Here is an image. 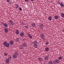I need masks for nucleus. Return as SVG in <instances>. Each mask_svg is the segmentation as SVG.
Here are the masks:
<instances>
[{
	"label": "nucleus",
	"mask_w": 64,
	"mask_h": 64,
	"mask_svg": "<svg viewBox=\"0 0 64 64\" xmlns=\"http://www.w3.org/2000/svg\"><path fill=\"white\" fill-rule=\"evenodd\" d=\"M44 35L42 33L41 34H40V37L42 39L44 40V41H45V40L44 39Z\"/></svg>",
	"instance_id": "nucleus-1"
},
{
	"label": "nucleus",
	"mask_w": 64,
	"mask_h": 64,
	"mask_svg": "<svg viewBox=\"0 0 64 64\" xmlns=\"http://www.w3.org/2000/svg\"><path fill=\"white\" fill-rule=\"evenodd\" d=\"M8 22L11 24L10 25H13V22L12 21V20H10L8 21Z\"/></svg>",
	"instance_id": "nucleus-2"
},
{
	"label": "nucleus",
	"mask_w": 64,
	"mask_h": 64,
	"mask_svg": "<svg viewBox=\"0 0 64 64\" xmlns=\"http://www.w3.org/2000/svg\"><path fill=\"white\" fill-rule=\"evenodd\" d=\"M60 5L61 7H62V8H64V5L63 4V3L61 2L60 3Z\"/></svg>",
	"instance_id": "nucleus-3"
},
{
	"label": "nucleus",
	"mask_w": 64,
	"mask_h": 64,
	"mask_svg": "<svg viewBox=\"0 0 64 64\" xmlns=\"http://www.w3.org/2000/svg\"><path fill=\"white\" fill-rule=\"evenodd\" d=\"M48 56H46L44 57V59L45 60H48Z\"/></svg>",
	"instance_id": "nucleus-4"
},
{
	"label": "nucleus",
	"mask_w": 64,
	"mask_h": 64,
	"mask_svg": "<svg viewBox=\"0 0 64 64\" xmlns=\"http://www.w3.org/2000/svg\"><path fill=\"white\" fill-rule=\"evenodd\" d=\"M28 34L29 38H30L31 39H32V36L30 34Z\"/></svg>",
	"instance_id": "nucleus-5"
},
{
	"label": "nucleus",
	"mask_w": 64,
	"mask_h": 64,
	"mask_svg": "<svg viewBox=\"0 0 64 64\" xmlns=\"http://www.w3.org/2000/svg\"><path fill=\"white\" fill-rule=\"evenodd\" d=\"M39 27L40 28V29L43 28V25L42 24H40V25Z\"/></svg>",
	"instance_id": "nucleus-6"
},
{
	"label": "nucleus",
	"mask_w": 64,
	"mask_h": 64,
	"mask_svg": "<svg viewBox=\"0 0 64 64\" xmlns=\"http://www.w3.org/2000/svg\"><path fill=\"white\" fill-rule=\"evenodd\" d=\"M10 0H7V2L8 3L9 2V4H11V3H12V2L11 1H9Z\"/></svg>",
	"instance_id": "nucleus-7"
},
{
	"label": "nucleus",
	"mask_w": 64,
	"mask_h": 64,
	"mask_svg": "<svg viewBox=\"0 0 64 64\" xmlns=\"http://www.w3.org/2000/svg\"><path fill=\"white\" fill-rule=\"evenodd\" d=\"M24 35V32H22L20 33V36L23 37V36Z\"/></svg>",
	"instance_id": "nucleus-8"
},
{
	"label": "nucleus",
	"mask_w": 64,
	"mask_h": 64,
	"mask_svg": "<svg viewBox=\"0 0 64 64\" xmlns=\"http://www.w3.org/2000/svg\"><path fill=\"white\" fill-rule=\"evenodd\" d=\"M22 46H24V47H27V44L25 43H23Z\"/></svg>",
	"instance_id": "nucleus-9"
},
{
	"label": "nucleus",
	"mask_w": 64,
	"mask_h": 64,
	"mask_svg": "<svg viewBox=\"0 0 64 64\" xmlns=\"http://www.w3.org/2000/svg\"><path fill=\"white\" fill-rule=\"evenodd\" d=\"M16 34H18L19 33V30H16Z\"/></svg>",
	"instance_id": "nucleus-10"
},
{
	"label": "nucleus",
	"mask_w": 64,
	"mask_h": 64,
	"mask_svg": "<svg viewBox=\"0 0 64 64\" xmlns=\"http://www.w3.org/2000/svg\"><path fill=\"white\" fill-rule=\"evenodd\" d=\"M4 31L6 33H7L8 32V29L7 28H6L4 30Z\"/></svg>",
	"instance_id": "nucleus-11"
},
{
	"label": "nucleus",
	"mask_w": 64,
	"mask_h": 64,
	"mask_svg": "<svg viewBox=\"0 0 64 64\" xmlns=\"http://www.w3.org/2000/svg\"><path fill=\"white\" fill-rule=\"evenodd\" d=\"M10 46V44H9L8 43L6 44V45L5 46V47H9Z\"/></svg>",
	"instance_id": "nucleus-12"
},
{
	"label": "nucleus",
	"mask_w": 64,
	"mask_h": 64,
	"mask_svg": "<svg viewBox=\"0 0 64 64\" xmlns=\"http://www.w3.org/2000/svg\"><path fill=\"white\" fill-rule=\"evenodd\" d=\"M32 27H35L36 26V24L35 23H32Z\"/></svg>",
	"instance_id": "nucleus-13"
},
{
	"label": "nucleus",
	"mask_w": 64,
	"mask_h": 64,
	"mask_svg": "<svg viewBox=\"0 0 64 64\" xmlns=\"http://www.w3.org/2000/svg\"><path fill=\"white\" fill-rule=\"evenodd\" d=\"M7 44V42H4L3 43L4 46H6Z\"/></svg>",
	"instance_id": "nucleus-14"
},
{
	"label": "nucleus",
	"mask_w": 64,
	"mask_h": 64,
	"mask_svg": "<svg viewBox=\"0 0 64 64\" xmlns=\"http://www.w3.org/2000/svg\"><path fill=\"white\" fill-rule=\"evenodd\" d=\"M10 44L11 45H13V44H14V42H13V40H11V41H10Z\"/></svg>",
	"instance_id": "nucleus-15"
},
{
	"label": "nucleus",
	"mask_w": 64,
	"mask_h": 64,
	"mask_svg": "<svg viewBox=\"0 0 64 64\" xmlns=\"http://www.w3.org/2000/svg\"><path fill=\"white\" fill-rule=\"evenodd\" d=\"M13 58H17V56L16 55V54H14L13 56Z\"/></svg>",
	"instance_id": "nucleus-16"
},
{
	"label": "nucleus",
	"mask_w": 64,
	"mask_h": 64,
	"mask_svg": "<svg viewBox=\"0 0 64 64\" xmlns=\"http://www.w3.org/2000/svg\"><path fill=\"white\" fill-rule=\"evenodd\" d=\"M54 18L55 19H58V16H54Z\"/></svg>",
	"instance_id": "nucleus-17"
},
{
	"label": "nucleus",
	"mask_w": 64,
	"mask_h": 64,
	"mask_svg": "<svg viewBox=\"0 0 64 64\" xmlns=\"http://www.w3.org/2000/svg\"><path fill=\"white\" fill-rule=\"evenodd\" d=\"M19 38H17L15 40V41L16 42H18L19 41Z\"/></svg>",
	"instance_id": "nucleus-18"
},
{
	"label": "nucleus",
	"mask_w": 64,
	"mask_h": 64,
	"mask_svg": "<svg viewBox=\"0 0 64 64\" xmlns=\"http://www.w3.org/2000/svg\"><path fill=\"white\" fill-rule=\"evenodd\" d=\"M56 63H59V60L58 59L56 60Z\"/></svg>",
	"instance_id": "nucleus-19"
},
{
	"label": "nucleus",
	"mask_w": 64,
	"mask_h": 64,
	"mask_svg": "<svg viewBox=\"0 0 64 64\" xmlns=\"http://www.w3.org/2000/svg\"><path fill=\"white\" fill-rule=\"evenodd\" d=\"M48 20H52V17L51 16L48 17Z\"/></svg>",
	"instance_id": "nucleus-20"
},
{
	"label": "nucleus",
	"mask_w": 64,
	"mask_h": 64,
	"mask_svg": "<svg viewBox=\"0 0 64 64\" xmlns=\"http://www.w3.org/2000/svg\"><path fill=\"white\" fill-rule=\"evenodd\" d=\"M45 50L46 51H49V48H45Z\"/></svg>",
	"instance_id": "nucleus-21"
},
{
	"label": "nucleus",
	"mask_w": 64,
	"mask_h": 64,
	"mask_svg": "<svg viewBox=\"0 0 64 64\" xmlns=\"http://www.w3.org/2000/svg\"><path fill=\"white\" fill-rule=\"evenodd\" d=\"M23 46H20L19 47L20 49H23Z\"/></svg>",
	"instance_id": "nucleus-22"
},
{
	"label": "nucleus",
	"mask_w": 64,
	"mask_h": 64,
	"mask_svg": "<svg viewBox=\"0 0 64 64\" xmlns=\"http://www.w3.org/2000/svg\"><path fill=\"white\" fill-rule=\"evenodd\" d=\"M9 62V59H7L6 60V62L7 63H8Z\"/></svg>",
	"instance_id": "nucleus-23"
},
{
	"label": "nucleus",
	"mask_w": 64,
	"mask_h": 64,
	"mask_svg": "<svg viewBox=\"0 0 64 64\" xmlns=\"http://www.w3.org/2000/svg\"><path fill=\"white\" fill-rule=\"evenodd\" d=\"M49 64H53V62H52V61H50L49 62Z\"/></svg>",
	"instance_id": "nucleus-24"
},
{
	"label": "nucleus",
	"mask_w": 64,
	"mask_h": 64,
	"mask_svg": "<svg viewBox=\"0 0 64 64\" xmlns=\"http://www.w3.org/2000/svg\"><path fill=\"white\" fill-rule=\"evenodd\" d=\"M35 46H34V47H35V48H37V46H38V45L37 44H34Z\"/></svg>",
	"instance_id": "nucleus-25"
},
{
	"label": "nucleus",
	"mask_w": 64,
	"mask_h": 64,
	"mask_svg": "<svg viewBox=\"0 0 64 64\" xmlns=\"http://www.w3.org/2000/svg\"><path fill=\"white\" fill-rule=\"evenodd\" d=\"M4 25L6 27H8V25H7V24H4Z\"/></svg>",
	"instance_id": "nucleus-26"
},
{
	"label": "nucleus",
	"mask_w": 64,
	"mask_h": 64,
	"mask_svg": "<svg viewBox=\"0 0 64 64\" xmlns=\"http://www.w3.org/2000/svg\"><path fill=\"white\" fill-rule=\"evenodd\" d=\"M37 42L36 41H34V45H35V44H37Z\"/></svg>",
	"instance_id": "nucleus-27"
},
{
	"label": "nucleus",
	"mask_w": 64,
	"mask_h": 64,
	"mask_svg": "<svg viewBox=\"0 0 64 64\" xmlns=\"http://www.w3.org/2000/svg\"><path fill=\"white\" fill-rule=\"evenodd\" d=\"M15 55H18L19 54V53H18L17 52H16V53H15Z\"/></svg>",
	"instance_id": "nucleus-28"
},
{
	"label": "nucleus",
	"mask_w": 64,
	"mask_h": 64,
	"mask_svg": "<svg viewBox=\"0 0 64 64\" xmlns=\"http://www.w3.org/2000/svg\"><path fill=\"white\" fill-rule=\"evenodd\" d=\"M16 8H18L19 7V6L18 5V4H17L16 5Z\"/></svg>",
	"instance_id": "nucleus-29"
},
{
	"label": "nucleus",
	"mask_w": 64,
	"mask_h": 64,
	"mask_svg": "<svg viewBox=\"0 0 64 64\" xmlns=\"http://www.w3.org/2000/svg\"><path fill=\"white\" fill-rule=\"evenodd\" d=\"M61 16H62V17H64V14L62 13L61 14Z\"/></svg>",
	"instance_id": "nucleus-30"
},
{
	"label": "nucleus",
	"mask_w": 64,
	"mask_h": 64,
	"mask_svg": "<svg viewBox=\"0 0 64 64\" xmlns=\"http://www.w3.org/2000/svg\"><path fill=\"white\" fill-rule=\"evenodd\" d=\"M58 59L59 60H61L62 59V57H59Z\"/></svg>",
	"instance_id": "nucleus-31"
},
{
	"label": "nucleus",
	"mask_w": 64,
	"mask_h": 64,
	"mask_svg": "<svg viewBox=\"0 0 64 64\" xmlns=\"http://www.w3.org/2000/svg\"><path fill=\"white\" fill-rule=\"evenodd\" d=\"M54 62V64H56V61L54 60V61H53Z\"/></svg>",
	"instance_id": "nucleus-32"
},
{
	"label": "nucleus",
	"mask_w": 64,
	"mask_h": 64,
	"mask_svg": "<svg viewBox=\"0 0 64 64\" xmlns=\"http://www.w3.org/2000/svg\"><path fill=\"white\" fill-rule=\"evenodd\" d=\"M57 4H59V5H60V2H57Z\"/></svg>",
	"instance_id": "nucleus-33"
},
{
	"label": "nucleus",
	"mask_w": 64,
	"mask_h": 64,
	"mask_svg": "<svg viewBox=\"0 0 64 64\" xmlns=\"http://www.w3.org/2000/svg\"><path fill=\"white\" fill-rule=\"evenodd\" d=\"M19 10H20V11H22V9L21 8H19Z\"/></svg>",
	"instance_id": "nucleus-34"
},
{
	"label": "nucleus",
	"mask_w": 64,
	"mask_h": 64,
	"mask_svg": "<svg viewBox=\"0 0 64 64\" xmlns=\"http://www.w3.org/2000/svg\"><path fill=\"white\" fill-rule=\"evenodd\" d=\"M49 43L48 42H47L46 43V45H48V44H49V43Z\"/></svg>",
	"instance_id": "nucleus-35"
},
{
	"label": "nucleus",
	"mask_w": 64,
	"mask_h": 64,
	"mask_svg": "<svg viewBox=\"0 0 64 64\" xmlns=\"http://www.w3.org/2000/svg\"><path fill=\"white\" fill-rule=\"evenodd\" d=\"M9 59H12V57L11 56H10L9 57Z\"/></svg>",
	"instance_id": "nucleus-36"
},
{
	"label": "nucleus",
	"mask_w": 64,
	"mask_h": 64,
	"mask_svg": "<svg viewBox=\"0 0 64 64\" xmlns=\"http://www.w3.org/2000/svg\"><path fill=\"white\" fill-rule=\"evenodd\" d=\"M41 58H38V60L39 61H40V60H41Z\"/></svg>",
	"instance_id": "nucleus-37"
},
{
	"label": "nucleus",
	"mask_w": 64,
	"mask_h": 64,
	"mask_svg": "<svg viewBox=\"0 0 64 64\" xmlns=\"http://www.w3.org/2000/svg\"><path fill=\"white\" fill-rule=\"evenodd\" d=\"M24 27L26 28H28V26H24Z\"/></svg>",
	"instance_id": "nucleus-38"
},
{
	"label": "nucleus",
	"mask_w": 64,
	"mask_h": 64,
	"mask_svg": "<svg viewBox=\"0 0 64 64\" xmlns=\"http://www.w3.org/2000/svg\"><path fill=\"white\" fill-rule=\"evenodd\" d=\"M4 55H5V56H7V54L6 53H5L4 54Z\"/></svg>",
	"instance_id": "nucleus-39"
},
{
	"label": "nucleus",
	"mask_w": 64,
	"mask_h": 64,
	"mask_svg": "<svg viewBox=\"0 0 64 64\" xmlns=\"http://www.w3.org/2000/svg\"><path fill=\"white\" fill-rule=\"evenodd\" d=\"M25 40H26V39L25 38H24L22 40L23 41H25Z\"/></svg>",
	"instance_id": "nucleus-40"
},
{
	"label": "nucleus",
	"mask_w": 64,
	"mask_h": 64,
	"mask_svg": "<svg viewBox=\"0 0 64 64\" xmlns=\"http://www.w3.org/2000/svg\"><path fill=\"white\" fill-rule=\"evenodd\" d=\"M22 25H23L24 24V22H22Z\"/></svg>",
	"instance_id": "nucleus-41"
},
{
	"label": "nucleus",
	"mask_w": 64,
	"mask_h": 64,
	"mask_svg": "<svg viewBox=\"0 0 64 64\" xmlns=\"http://www.w3.org/2000/svg\"><path fill=\"white\" fill-rule=\"evenodd\" d=\"M25 1H26V2H28V0H25Z\"/></svg>",
	"instance_id": "nucleus-42"
},
{
	"label": "nucleus",
	"mask_w": 64,
	"mask_h": 64,
	"mask_svg": "<svg viewBox=\"0 0 64 64\" xmlns=\"http://www.w3.org/2000/svg\"><path fill=\"white\" fill-rule=\"evenodd\" d=\"M42 59H41H41L40 60V61H42Z\"/></svg>",
	"instance_id": "nucleus-43"
},
{
	"label": "nucleus",
	"mask_w": 64,
	"mask_h": 64,
	"mask_svg": "<svg viewBox=\"0 0 64 64\" xmlns=\"http://www.w3.org/2000/svg\"><path fill=\"white\" fill-rule=\"evenodd\" d=\"M31 1H34V0H31Z\"/></svg>",
	"instance_id": "nucleus-44"
},
{
	"label": "nucleus",
	"mask_w": 64,
	"mask_h": 64,
	"mask_svg": "<svg viewBox=\"0 0 64 64\" xmlns=\"http://www.w3.org/2000/svg\"><path fill=\"white\" fill-rule=\"evenodd\" d=\"M62 31L63 32H64V30H62Z\"/></svg>",
	"instance_id": "nucleus-45"
},
{
	"label": "nucleus",
	"mask_w": 64,
	"mask_h": 64,
	"mask_svg": "<svg viewBox=\"0 0 64 64\" xmlns=\"http://www.w3.org/2000/svg\"><path fill=\"white\" fill-rule=\"evenodd\" d=\"M51 2H52V3H53V2H52V1H51Z\"/></svg>",
	"instance_id": "nucleus-46"
},
{
	"label": "nucleus",
	"mask_w": 64,
	"mask_h": 64,
	"mask_svg": "<svg viewBox=\"0 0 64 64\" xmlns=\"http://www.w3.org/2000/svg\"><path fill=\"white\" fill-rule=\"evenodd\" d=\"M3 24H4V23H3Z\"/></svg>",
	"instance_id": "nucleus-47"
},
{
	"label": "nucleus",
	"mask_w": 64,
	"mask_h": 64,
	"mask_svg": "<svg viewBox=\"0 0 64 64\" xmlns=\"http://www.w3.org/2000/svg\"><path fill=\"white\" fill-rule=\"evenodd\" d=\"M50 2L51 3V2Z\"/></svg>",
	"instance_id": "nucleus-48"
}]
</instances>
